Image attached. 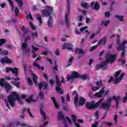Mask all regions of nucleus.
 <instances>
[{
	"label": "nucleus",
	"mask_w": 127,
	"mask_h": 127,
	"mask_svg": "<svg viewBox=\"0 0 127 127\" xmlns=\"http://www.w3.org/2000/svg\"><path fill=\"white\" fill-rule=\"evenodd\" d=\"M16 99L20 105H23V102H22V101L20 100L17 93L12 92L11 94L8 96L7 100L6 99L5 100L6 106L7 108L9 109V110H10V107H9V104H8V103L10 104L11 107H14V103L15 102V100H16Z\"/></svg>",
	"instance_id": "obj_1"
},
{
	"label": "nucleus",
	"mask_w": 127,
	"mask_h": 127,
	"mask_svg": "<svg viewBox=\"0 0 127 127\" xmlns=\"http://www.w3.org/2000/svg\"><path fill=\"white\" fill-rule=\"evenodd\" d=\"M106 57H107V58L104 63H103L101 64L96 65V67H97L98 69H101V68L105 69V68L106 67V65H109L110 63H111V64H113V63H114V62L116 61L115 55H109L108 57V56H106Z\"/></svg>",
	"instance_id": "obj_2"
},
{
	"label": "nucleus",
	"mask_w": 127,
	"mask_h": 127,
	"mask_svg": "<svg viewBox=\"0 0 127 127\" xmlns=\"http://www.w3.org/2000/svg\"><path fill=\"white\" fill-rule=\"evenodd\" d=\"M117 37V44L119 46L117 47V50L118 51H123L121 54V57H125V56L126 55L125 53V47L127 45V41H123V42L120 45V37L118 35Z\"/></svg>",
	"instance_id": "obj_3"
},
{
	"label": "nucleus",
	"mask_w": 127,
	"mask_h": 127,
	"mask_svg": "<svg viewBox=\"0 0 127 127\" xmlns=\"http://www.w3.org/2000/svg\"><path fill=\"white\" fill-rule=\"evenodd\" d=\"M46 9H43L41 11L42 16L45 17L46 16H50L51 13L53 12V8L50 6L47 5L45 7Z\"/></svg>",
	"instance_id": "obj_4"
},
{
	"label": "nucleus",
	"mask_w": 127,
	"mask_h": 127,
	"mask_svg": "<svg viewBox=\"0 0 127 127\" xmlns=\"http://www.w3.org/2000/svg\"><path fill=\"white\" fill-rule=\"evenodd\" d=\"M104 89L105 87H103L102 89L100 90V92H97L93 95L94 97H96V98H102L103 95L104 96L108 95L109 93H110V90L107 89L105 90Z\"/></svg>",
	"instance_id": "obj_5"
},
{
	"label": "nucleus",
	"mask_w": 127,
	"mask_h": 127,
	"mask_svg": "<svg viewBox=\"0 0 127 127\" xmlns=\"http://www.w3.org/2000/svg\"><path fill=\"white\" fill-rule=\"evenodd\" d=\"M103 99H100L95 104H94V101L87 102L86 103V107L87 109H96L101 105V103L103 102Z\"/></svg>",
	"instance_id": "obj_6"
},
{
	"label": "nucleus",
	"mask_w": 127,
	"mask_h": 127,
	"mask_svg": "<svg viewBox=\"0 0 127 127\" xmlns=\"http://www.w3.org/2000/svg\"><path fill=\"white\" fill-rule=\"evenodd\" d=\"M121 73L122 71L121 70H119L115 73L114 75V77L116 78V79L114 80V83L115 84H118V83H119V82L121 81V80L124 78L125 73H123L121 74Z\"/></svg>",
	"instance_id": "obj_7"
},
{
	"label": "nucleus",
	"mask_w": 127,
	"mask_h": 127,
	"mask_svg": "<svg viewBox=\"0 0 127 127\" xmlns=\"http://www.w3.org/2000/svg\"><path fill=\"white\" fill-rule=\"evenodd\" d=\"M0 86L4 87L7 92H8L11 89L10 85L8 83H5L4 78H1L0 80Z\"/></svg>",
	"instance_id": "obj_8"
},
{
	"label": "nucleus",
	"mask_w": 127,
	"mask_h": 127,
	"mask_svg": "<svg viewBox=\"0 0 127 127\" xmlns=\"http://www.w3.org/2000/svg\"><path fill=\"white\" fill-rule=\"evenodd\" d=\"M56 83L57 85L56 88V90L60 94H62V93H63V91H62V90L61 89V87H60V86H61V82H60V81L59 80V77H58V75H56Z\"/></svg>",
	"instance_id": "obj_9"
},
{
	"label": "nucleus",
	"mask_w": 127,
	"mask_h": 127,
	"mask_svg": "<svg viewBox=\"0 0 127 127\" xmlns=\"http://www.w3.org/2000/svg\"><path fill=\"white\" fill-rule=\"evenodd\" d=\"M67 12L65 13V24L67 26L70 25V22H69V19H68V16H69V14H70V12L69 10H70V2H69V0H67Z\"/></svg>",
	"instance_id": "obj_10"
},
{
	"label": "nucleus",
	"mask_w": 127,
	"mask_h": 127,
	"mask_svg": "<svg viewBox=\"0 0 127 127\" xmlns=\"http://www.w3.org/2000/svg\"><path fill=\"white\" fill-rule=\"evenodd\" d=\"M9 71H11L12 73L14 74V76L15 77H17L18 73H17V72L18 71V69L17 68V67H6V73H9Z\"/></svg>",
	"instance_id": "obj_11"
},
{
	"label": "nucleus",
	"mask_w": 127,
	"mask_h": 127,
	"mask_svg": "<svg viewBox=\"0 0 127 127\" xmlns=\"http://www.w3.org/2000/svg\"><path fill=\"white\" fill-rule=\"evenodd\" d=\"M74 48V46L71 44H69L68 43H65L63 46V49H68V50H70L72 51Z\"/></svg>",
	"instance_id": "obj_12"
},
{
	"label": "nucleus",
	"mask_w": 127,
	"mask_h": 127,
	"mask_svg": "<svg viewBox=\"0 0 127 127\" xmlns=\"http://www.w3.org/2000/svg\"><path fill=\"white\" fill-rule=\"evenodd\" d=\"M79 77H80V75H79V74H78V73H77V72L76 71H72L71 72V75L70 76H69V75L67 76V79L68 80V81H69V80H72L73 79H76V78H79Z\"/></svg>",
	"instance_id": "obj_13"
},
{
	"label": "nucleus",
	"mask_w": 127,
	"mask_h": 127,
	"mask_svg": "<svg viewBox=\"0 0 127 127\" xmlns=\"http://www.w3.org/2000/svg\"><path fill=\"white\" fill-rule=\"evenodd\" d=\"M96 85H97V86H92L91 87V90L92 91H98V90H99L100 89V87H101V86H102V81H97L96 82Z\"/></svg>",
	"instance_id": "obj_14"
},
{
	"label": "nucleus",
	"mask_w": 127,
	"mask_h": 127,
	"mask_svg": "<svg viewBox=\"0 0 127 127\" xmlns=\"http://www.w3.org/2000/svg\"><path fill=\"white\" fill-rule=\"evenodd\" d=\"M0 63H2L3 65H4V63H6L7 64H10V63H11V60L6 57L4 58L1 59Z\"/></svg>",
	"instance_id": "obj_15"
},
{
	"label": "nucleus",
	"mask_w": 127,
	"mask_h": 127,
	"mask_svg": "<svg viewBox=\"0 0 127 127\" xmlns=\"http://www.w3.org/2000/svg\"><path fill=\"white\" fill-rule=\"evenodd\" d=\"M112 107V104L110 103H107L106 102H103L101 105V109H104V110H107Z\"/></svg>",
	"instance_id": "obj_16"
},
{
	"label": "nucleus",
	"mask_w": 127,
	"mask_h": 127,
	"mask_svg": "<svg viewBox=\"0 0 127 127\" xmlns=\"http://www.w3.org/2000/svg\"><path fill=\"white\" fill-rule=\"evenodd\" d=\"M113 100H115L116 103V108H119V105H120V100H121L120 96L116 97V96H113Z\"/></svg>",
	"instance_id": "obj_17"
},
{
	"label": "nucleus",
	"mask_w": 127,
	"mask_h": 127,
	"mask_svg": "<svg viewBox=\"0 0 127 127\" xmlns=\"http://www.w3.org/2000/svg\"><path fill=\"white\" fill-rule=\"evenodd\" d=\"M73 96H74V104L75 107L78 106V94L76 91H74L72 93Z\"/></svg>",
	"instance_id": "obj_18"
},
{
	"label": "nucleus",
	"mask_w": 127,
	"mask_h": 127,
	"mask_svg": "<svg viewBox=\"0 0 127 127\" xmlns=\"http://www.w3.org/2000/svg\"><path fill=\"white\" fill-rule=\"evenodd\" d=\"M52 16H50L48 20V25L50 28H52L53 27V19Z\"/></svg>",
	"instance_id": "obj_19"
},
{
	"label": "nucleus",
	"mask_w": 127,
	"mask_h": 127,
	"mask_svg": "<svg viewBox=\"0 0 127 127\" xmlns=\"http://www.w3.org/2000/svg\"><path fill=\"white\" fill-rule=\"evenodd\" d=\"M107 42V38L104 37L98 42V45H105Z\"/></svg>",
	"instance_id": "obj_20"
},
{
	"label": "nucleus",
	"mask_w": 127,
	"mask_h": 127,
	"mask_svg": "<svg viewBox=\"0 0 127 127\" xmlns=\"http://www.w3.org/2000/svg\"><path fill=\"white\" fill-rule=\"evenodd\" d=\"M68 124L71 125L72 124V122L68 117H66L64 122V126L65 127H68Z\"/></svg>",
	"instance_id": "obj_21"
},
{
	"label": "nucleus",
	"mask_w": 127,
	"mask_h": 127,
	"mask_svg": "<svg viewBox=\"0 0 127 127\" xmlns=\"http://www.w3.org/2000/svg\"><path fill=\"white\" fill-rule=\"evenodd\" d=\"M86 29H87V26H84L80 28V30L81 32H82V33L85 32V33H87V36H88L89 35V34H90V33L88 32V30H86Z\"/></svg>",
	"instance_id": "obj_22"
},
{
	"label": "nucleus",
	"mask_w": 127,
	"mask_h": 127,
	"mask_svg": "<svg viewBox=\"0 0 127 127\" xmlns=\"http://www.w3.org/2000/svg\"><path fill=\"white\" fill-rule=\"evenodd\" d=\"M36 18L39 22V25H41L42 24V19L41 18V15L39 14H36Z\"/></svg>",
	"instance_id": "obj_23"
},
{
	"label": "nucleus",
	"mask_w": 127,
	"mask_h": 127,
	"mask_svg": "<svg viewBox=\"0 0 127 127\" xmlns=\"http://www.w3.org/2000/svg\"><path fill=\"white\" fill-rule=\"evenodd\" d=\"M31 47L32 48L33 51H32L33 53V58H36V54L34 52V51H38V48L34 47L33 46H32Z\"/></svg>",
	"instance_id": "obj_24"
},
{
	"label": "nucleus",
	"mask_w": 127,
	"mask_h": 127,
	"mask_svg": "<svg viewBox=\"0 0 127 127\" xmlns=\"http://www.w3.org/2000/svg\"><path fill=\"white\" fill-rule=\"evenodd\" d=\"M58 118L59 120H61V121H63L64 120V115H63V113L60 112L58 115Z\"/></svg>",
	"instance_id": "obj_25"
},
{
	"label": "nucleus",
	"mask_w": 127,
	"mask_h": 127,
	"mask_svg": "<svg viewBox=\"0 0 127 127\" xmlns=\"http://www.w3.org/2000/svg\"><path fill=\"white\" fill-rule=\"evenodd\" d=\"M22 47L23 48V51H25V52H27V53L29 52V50H26V47H27V44H26V43H23L22 44Z\"/></svg>",
	"instance_id": "obj_26"
},
{
	"label": "nucleus",
	"mask_w": 127,
	"mask_h": 127,
	"mask_svg": "<svg viewBox=\"0 0 127 127\" xmlns=\"http://www.w3.org/2000/svg\"><path fill=\"white\" fill-rule=\"evenodd\" d=\"M75 52L76 54H85V52L80 49H76Z\"/></svg>",
	"instance_id": "obj_27"
},
{
	"label": "nucleus",
	"mask_w": 127,
	"mask_h": 127,
	"mask_svg": "<svg viewBox=\"0 0 127 127\" xmlns=\"http://www.w3.org/2000/svg\"><path fill=\"white\" fill-rule=\"evenodd\" d=\"M85 98L80 97L79 101V106H83L85 104Z\"/></svg>",
	"instance_id": "obj_28"
},
{
	"label": "nucleus",
	"mask_w": 127,
	"mask_h": 127,
	"mask_svg": "<svg viewBox=\"0 0 127 127\" xmlns=\"http://www.w3.org/2000/svg\"><path fill=\"white\" fill-rule=\"evenodd\" d=\"M5 80H14V81H19V78L17 77L16 78H14L13 77H10L9 76H7L5 77Z\"/></svg>",
	"instance_id": "obj_29"
},
{
	"label": "nucleus",
	"mask_w": 127,
	"mask_h": 127,
	"mask_svg": "<svg viewBox=\"0 0 127 127\" xmlns=\"http://www.w3.org/2000/svg\"><path fill=\"white\" fill-rule=\"evenodd\" d=\"M16 2L18 3V5L20 8H21L22 5H23V2L22 0H15Z\"/></svg>",
	"instance_id": "obj_30"
},
{
	"label": "nucleus",
	"mask_w": 127,
	"mask_h": 127,
	"mask_svg": "<svg viewBox=\"0 0 127 127\" xmlns=\"http://www.w3.org/2000/svg\"><path fill=\"white\" fill-rule=\"evenodd\" d=\"M27 103H31V102H35L33 99V95H31L29 98L26 99Z\"/></svg>",
	"instance_id": "obj_31"
},
{
	"label": "nucleus",
	"mask_w": 127,
	"mask_h": 127,
	"mask_svg": "<svg viewBox=\"0 0 127 127\" xmlns=\"http://www.w3.org/2000/svg\"><path fill=\"white\" fill-rule=\"evenodd\" d=\"M32 77L34 84H35V85H37V76H36L35 74H33L32 75Z\"/></svg>",
	"instance_id": "obj_32"
},
{
	"label": "nucleus",
	"mask_w": 127,
	"mask_h": 127,
	"mask_svg": "<svg viewBox=\"0 0 127 127\" xmlns=\"http://www.w3.org/2000/svg\"><path fill=\"white\" fill-rule=\"evenodd\" d=\"M52 100H53V102L55 105V108H56V109H59V105H58V104H57V102L55 100V98H54V97H52Z\"/></svg>",
	"instance_id": "obj_33"
},
{
	"label": "nucleus",
	"mask_w": 127,
	"mask_h": 127,
	"mask_svg": "<svg viewBox=\"0 0 127 127\" xmlns=\"http://www.w3.org/2000/svg\"><path fill=\"white\" fill-rule=\"evenodd\" d=\"M11 84L12 85H14L17 88L19 87V82H16L15 81H11Z\"/></svg>",
	"instance_id": "obj_34"
},
{
	"label": "nucleus",
	"mask_w": 127,
	"mask_h": 127,
	"mask_svg": "<svg viewBox=\"0 0 127 127\" xmlns=\"http://www.w3.org/2000/svg\"><path fill=\"white\" fill-rule=\"evenodd\" d=\"M81 6H82V7H83V8H88V7H89V5H88V4H87V3H85L83 2H82L80 3Z\"/></svg>",
	"instance_id": "obj_35"
},
{
	"label": "nucleus",
	"mask_w": 127,
	"mask_h": 127,
	"mask_svg": "<svg viewBox=\"0 0 127 127\" xmlns=\"http://www.w3.org/2000/svg\"><path fill=\"white\" fill-rule=\"evenodd\" d=\"M93 9H95V10H98L99 8H100V5L98 4V2H96L94 4V6L93 7Z\"/></svg>",
	"instance_id": "obj_36"
},
{
	"label": "nucleus",
	"mask_w": 127,
	"mask_h": 127,
	"mask_svg": "<svg viewBox=\"0 0 127 127\" xmlns=\"http://www.w3.org/2000/svg\"><path fill=\"white\" fill-rule=\"evenodd\" d=\"M15 16L16 17H17L18 16V14L19 13V10L18 9V8L17 7H15Z\"/></svg>",
	"instance_id": "obj_37"
},
{
	"label": "nucleus",
	"mask_w": 127,
	"mask_h": 127,
	"mask_svg": "<svg viewBox=\"0 0 127 127\" xmlns=\"http://www.w3.org/2000/svg\"><path fill=\"white\" fill-rule=\"evenodd\" d=\"M119 62H121L122 63V65L123 66H124V67H127V65L126 64L125 65V63H126V60H123L122 59H120L119 60Z\"/></svg>",
	"instance_id": "obj_38"
},
{
	"label": "nucleus",
	"mask_w": 127,
	"mask_h": 127,
	"mask_svg": "<svg viewBox=\"0 0 127 127\" xmlns=\"http://www.w3.org/2000/svg\"><path fill=\"white\" fill-rule=\"evenodd\" d=\"M15 124L17 126H22V127H26L27 125L25 124V123H22L21 124L20 122H16Z\"/></svg>",
	"instance_id": "obj_39"
},
{
	"label": "nucleus",
	"mask_w": 127,
	"mask_h": 127,
	"mask_svg": "<svg viewBox=\"0 0 127 127\" xmlns=\"http://www.w3.org/2000/svg\"><path fill=\"white\" fill-rule=\"evenodd\" d=\"M26 18L27 19H31V20H33L32 18V16H31V14H30V12H29V13L27 15Z\"/></svg>",
	"instance_id": "obj_40"
},
{
	"label": "nucleus",
	"mask_w": 127,
	"mask_h": 127,
	"mask_svg": "<svg viewBox=\"0 0 127 127\" xmlns=\"http://www.w3.org/2000/svg\"><path fill=\"white\" fill-rule=\"evenodd\" d=\"M80 78L82 79V80H86L88 78V75L87 74H83L82 75L79 76Z\"/></svg>",
	"instance_id": "obj_41"
},
{
	"label": "nucleus",
	"mask_w": 127,
	"mask_h": 127,
	"mask_svg": "<svg viewBox=\"0 0 127 127\" xmlns=\"http://www.w3.org/2000/svg\"><path fill=\"white\" fill-rule=\"evenodd\" d=\"M115 17L117 18H118L120 21H123L124 19V16H120L119 15H116Z\"/></svg>",
	"instance_id": "obj_42"
},
{
	"label": "nucleus",
	"mask_w": 127,
	"mask_h": 127,
	"mask_svg": "<svg viewBox=\"0 0 127 127\" xmlns=\"http://www.w3.org/2000/svg\"><path fill=\"white\" fill-rule=\"evenodd\" d=\"M7 0L9 2V4L10 7L11 8L12 10H13V3L12 2V1H11V0Z\"/></svg>",
	"instance_id": "obj_43"
},
{
	"label": "nucleus",
	"mask_w": 127,
	"mask_h": 127,
	"mask_svg": "<svg viewBox=\"0 0 127 127\" xmlns=\"http://www.w3.org/2000/svg\"><path fill=\"white\" fill-rule=\"evenodd\" d=\"M33 66H34V67H37L38 69H41V67L40 66V65L37 64V63L36 62H34L33 63Z\"/></svg>",
	"instance_id": "obj_44"
},
{
	"label": "nucleus",
	"mask_w": 127,
	"mask_h": 127,
	"mask_svg": "<svg viewBox=\"0 0 127 127\" xmlns=\"http://www.w3.org/2000/svg\"><path fill=\"white\" fill-rule=\"evenodd\" d=\"M122 101H123V103H126L127 101V92L126 94V95L125 97H124L122 99Z\"/></svg>",
	"instance_id": "obj_45"
},
{
	"label": "nucleus",
	"mask_w": 127,
	"mask_h": 127,
	"mask_svg": "<svg viewBox=\"0 0 127 127\" xmlns=\"http://www.w3.org/2000/svg\"><path fill=\"white\" fill-rule=\"evenodd\" d=\"M110 23V21L107 20V21H104L102 22V25H104V26H107L108 24Z\"/></svg>",
	"instance_id": "obj_46"
},
{
	"label": "nucleus",
	"mask_w": 127,
	"mask_h": 127,
	"mask_svg": "<svg viewBox=\"0 0 127 127\" xmlns=\"http://www.w3.org/2000/svg\"><path fill=\"white\" fill-rule=\"evenodd\" d=\"M29 24H30V26L31 28H32V29H33V30H35V29H36V28L34 26V25H33L32 22H29Z\"/></svg>",
	"instance_id": "obj_47"
},
{
	"label": "nucleus",
	"mask_w": 127,
	"mask_h": 127,
	"mask_svg": "<svg viewBox=\"0 0 127 127\" xmlns=\"http://www.w3.org/2000/svg\"><path fill=\"white\" fill-rule=\"evenodd\" d=\"M73 61V57H71L68 60V62H67V65L68 66H70L71 64H72V62Z\"/></svg>",
	"instance_id": "obj_48"
},
{
	"label": "nucleus",
	"mask_w": 127,
	"mask_h": 127,
	"mask_svg": "<svg viewBox=\"0 0 127 127\" xmlns=\"http://www.w3.org/2000/svg\"><path fill=\"white\" fill-rule=\"evenodd\" d=\"M32 36L33 38H36V37H38V34H37V32L32 33Z\"/></svg>",
	"instance_id": "obj_49"
},
{
	"label": "nucleus",
	"mask_w": 127,
	"mask_h": 127,
	"mask_svg": "<svg viewBox=\"0 0 127 127\" xmlns=\"http://www.w3.org/2000/svg\"><path fill=\"white\" fill-rule=\"evenodd\" d=\"M41 114L42 116H43L44 120H45V117H46V114H45V113L43 112V110L42 109H41Z\"/></svg>",
	"instance_id": "obj_50"
},
{
	"label": "nucleus",
	"mask_w": 127,
	"mask_h": 127,
	"mask_svg": "<svg viewBox=\"0 0 127 127\" xmlns=\"http://www.w3.org/2000/svg\"><path fill=\"white\" fill-rule=\"evenodd\" d=\"M98 47V45H96L93 47H92L90 49V51H94L96 48Z\"/></svg>",
	"instance_id": "obj_51"
},
{
	"label": "nucleus",
	"mask_w": 127,
	"mask_h": 127,
	"mask_svg": "<svg viewBox=\"0 0 127 127\" xmlns=\"http://www.w3.org/2000/svg\"><path fill=\"white\" fill-rule=\"evenodd\" d=\"M5 43V40L2 39L0 40V46H1L2 44Z\"/></svg>",
	"instance_id": "obj_52"
},
{
	"label": "nucleus",
	"mask_w": 127,
	"mask_h": 127,
	"mask_svg": "<svg viewBox=\"0 0 127 127\" xmlns=\"http://www.w3.org/2000/svg\"><path fill=\"white\" fill-rule=\"evenodd\" d=\"M72 121L74 123H76V119H77V117H76V116L75 115H72Z\"/></svg>",
	"instance_id": "obj_53"
},
{
	"label": "nucleus",
	"mask_w": 127,
	"mask_h": 127,
	"mask_svg": "<svg viewBox=\"0 0 127 127\" xmlns=\"http://www.w3.org/2000/svg\"><path fill=\"white\" fill-rule=\"evenodd\" d=\"M21 29L24 32V36H25V35H26V31L25 30V27H24V26H23L22 27Z\"/></svg>",
	"instance_id": "obj_54"
},
{
	"label": "nucleus",
	"mask_w": 127,
	"mask_h": 127,
	"mask_svg": "<svg viewBox=\"0 0 127 127\" xmlns=\"http://www.w3.org/2000/svg\"><path fill=\"white\" fill-rule=\"evenodd\" d=\"M55 53L56 55H57V56H59V55H60V52L59 51V49H56Z\"/></svg>",
	"instance_id": "obj_55"
},
{
	"label": "nucleus",
	"mask_w": 127,
	"mask_h": 127,
	"mask_svg": "<svg viewBox=\"0 0 127 127\" xmlns=\"http://www.w3.org/2000/svg\"><path fill=\"white\" fill-rule=\"evenodd\" d=\"M27 81L30 85H32V80H31V79H30V78L28 77Z\"/></svg>",
	"instance_id": "obj_56"
},
{
	"label": "nucleus",
	"mask_w": 127,
	"mask_h": 127,
	"mask_svg": "<svg viewBox=\"0 0 127 127\" xmlns=\"http://www.w3.org/2000/svg\"><path fill=\"white\" fill-rule=\"evenodd\" d=\"M99 125V122H95L94 124L91 126V127H97Z\"/></svg>",
	"instance_id": "obj_57"
},
{
	"label": "nucleus",
	"mask_w": 127,
	"mask_h": 127,
	"mask_svg": "<svg viewBox=\"0 0 127 127\" xmlns=\"http://www.w3.org/2000/svg\"><path fill=\"white\" fill-rule=\"evenodd\" d=\"M65 100L67 102H70V96H69V94H67Z\"/></svg>",
	"instance_id": "obj_58"
},
{
	"label": "nucleus",
	"mask_w": 127,
	"mask_h": 127,
	"mask_svg": "<svg viewBox=\"0 0 127 127\" xmlns=\"http://www.w3.org/2000/svg\"><path fill=\"white\" fill-rule=\"evenodd\" d=\"M57 63L56 62H55V66L54 67V69L55 71H57L58 69L57 68Z\"/></svg>",
	"instance_id": "obj_59"
},
{
	"label": "nucleus",
	"mask_w": 127,
	"mask_h": 127,
	"mask_svg": "<svg viewBox=\"0 0 127 127\" xmlns=\"http://www.w3.org/2000/svg\"><path fill=\"white\" fill-rule=\"evenodd\" d=\"M1 54H3V55H7V54H8V52L7 51H2Z\"/></svg>",
	"instance_id": "obj_60"
},
{
	"label": "nucleus",
	"mask_w": 127,
	"mask_h": 127,
	"mask_svg": "<svg viewBox=\"0 0 127 127\" xmlns=\"http://www.w3.org/2000/svg\"><path fill=\"white\" fill-rule=\"evenodd\" d=\"M42 86H43L42 85V83H40L38 84V87H39V90H41L42 89Z\"/></svg>",
	"instance_id": "obj_61"
},
{
	"label": "nucleus",
	"mask_w": 127,
	"mask_h": 127,
	"mask_svg": "<svg viewBox=\"0 0 127 127\" xmlns=\"http://www.w3.org/2000/svg\"><path fill=\"white\" fill-rule=\"evenodd\" d=\"M39 96L41 99H43V97H44L43 95V92H40Z\"/></svg>",
	"instance_id": "obj_62"
},
{
	"label": "nucleus",
	"mask_w": 127,
	"mask_h": 127,
	"mask_svg": "<svg viewBox=\"0 0 127 127\" xmlns=\"http://www.w3.org/2000/svg\"><path fill=\"white\" fill-rule=\"evenodd\" d=\"M117 120H118V115H115L114 117V120L115 121V122L116 123H117Z\"/></svg>",
	"instance_id": "obj_63"
},
{
	"label": "nucleus",
	"mask_w": 127,
	"mask_h": 127,
	"mask_svg": "<svg viewBox=\"0 0 127 127\" xmlns=\"http://www.w3.org/2000/svg\"><path fill=\"white\" fill-rule=\"evenodd\" d=\"M12 127V124H10L9 125H8L7 126H5V125H2V127Z\"/></svg>",
	"instance_id": "obj_64"
}]
</instances>
